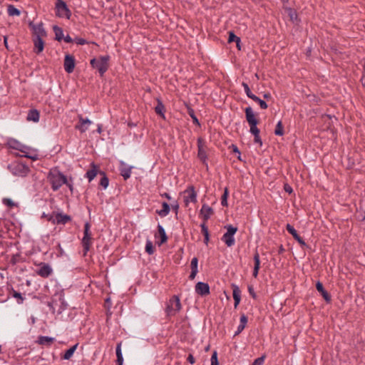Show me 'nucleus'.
Listing matches in <instances>:
<instances>
[{
  "label": "nucleus",
  "instance_id": "obj_2",
  "mask_svg": "<svg viewBox=\"0 0 365 365\" xmlns=\"http://www.w3.org/2000/svg\"><path fill=\"white\" fill-rule=\"evenodd\" d=\"M5 145H6V147H7L9 148L16 150H19V151L24 153V155H21V157H24V158L31 159L34 161L37 160L38 159V157L37 155H31L28 153L29 147H28L26 145L22 144L21 142H19L18 140H16L15 138H8ZM16 155L20 156V155H19V154H16Z\"/></svg>",
  "mask_w": 365,
  "mask_h": 365
},
{
  "label": "nucleus",
  "instance_id": "obj_3",
  "mask_svg": "<svg viewBox=\"0 0 365 365\" xmlns=\"http://www.w3.org/2000/svg\"><path fill=\"white\" fill-rule=\"evenodd\" d=\"M181 309L182 304L180 297L178 295L172 296L165 304V312L167 319L175 316Z\"/></svg>",
  "mask_w": 365,
  "mask_h": 365
},
{
  "label": "nucleus",
  "instance_id": "obj_41",
  "mask_svg": "<svg viewBox=\"0 0 365 365\" xmlns=\"http://www.w3.org/2000/svg\"><path fill=\"white\" fill-rule=\"evenodd\" d=\"M229 196V190L227 187H225L224 190V192L222 195L221 196V205L223 207H227V198Z\"/></svg>",
  "mask_w": 365,
  "mask_h": 365
},
{
  "label": "nucleus",
  "instance_id": "obj_48",
  "mask_svg": "<svg viewBox=\"0 0 365 365\" xmlns=\"http://www.w3.org/2000/svg\"><path fill=\"white\" fill-rule=\"evenodd\" d=\"M253 259L255 262L254 267H257V268H260V258L257 250H256L254 254Z\"/></svg>",
  "mask_w": 365,
  "mask_h": 365
},
{
  "label": "nucleus",
  "instance_id": "obj_64",
  "mask_svg": "<svg viewBox=\"0 0 365 365\" xmlns=\"http://www.w3.org/2000/svg\"><path fill=\"white\" fill-rule=\"evenodd\" d=\"M57 305V302L56 301H52L51 302H48V306L50 307L51 309L53 310V312H54L55 310V306Z\"/></svg>",
  "mask_w": 365,
  "mask_h": 365
},
{
  "label": "nucleus",
  "instance_id": "obj_17",
  "mask_svg": "<svg viewBox=\"0 0 365 365\" xmlns=\"http://www.w3.org/2000/svg\"><path fill=\"white\" fill-rule=\"evenodd\" d=\"M195 292L202 297L207 296L210 294V286L207 283L199 282L196 284L195 287Z\"/></svg>",
  "mask_w": 365,
  "mask_h": 365
},
{
  "label": "nucleus",
  "instance_id": "obj_49",
  "mask_svg": "<svg viewBox=\"0 0 365 365\" xmlns=\"http://www.w3.org/2000/svg\"><path fill=\"white\" fill-rule=\"evenodd\" d=\"M211 365H219L218 359H217V353L215 351L211 356Z\"/></svg>",
  "mask_w": 365,
  "mask_h": 365
},
{
  "label": "nucleus",
  "instance_id": "obj_13",
  "mask_svg": "<svg viewBox=\"0 0 365 365\" xmlns=\"http://www.w3.org/2000/svg\"><path fill=\"white\" fill-rule=\"evenodd\" d=\"M38 266V268L36 271V273L38 276L43 278H47L53 274V269L49 264L41 262Z\"/></svg>",
  "mask_w": 365,
  "mask_h": 365
},
{
  "label": "nucleus",
  "instance_id": "obj_19",
  "mask_svg": "<svg viewBox=\"0 0 365 365\" xmlns=\"http://www.w3.org/2000/svg\"><path fill=\"white\" fill-rule=\"evenodd\" d=\"M213 213V209L207 204H203L200 211L204 222H206Z\"/></svg>",
  "mask_w": 365,
  "mask_h": 365
},
{
  "label": "nucleus",
  "instance_id": "obj_53",
  "mask_svg": "<svg viewBox=\"0 0 365 365\" xmlns=\"http://www.w3.org/2000/svg\"><path fill=\"white\" fill-rule=\"evenodd\" d=\"M3 203L9 207H12L15 205V203L13 202V200L9 198H4Z\"/></svg>",
  "mask_w": 365,
  "mask_h": 365
},
{
  "label": "nucleus",
  "instance_id": "obj_15",
  "mask_svg": "<svg viewBox=\"0 0 365 365\" xmlns=\"http://www.w3.org/2000/svg\"><path fill=\"white\" fill-rule=\"evenodd\" d=\"M133 168V166L128 165L126 164L124 161L120 160L119 162V171L120 175L125 180H127L128 178H130L131 175V171Z\"/></svg>",
  "mask_w": 365,
  "mask_h": 365
},
{
  "label": "nucleus",
  "instance_id": "obj_7",
  "mask_svg": "<svg viewBox=\"0 0 365 365\" xmlns=\"http://www.w3.org/2000/svg\"><path fill=\"white\" fill-rule=\"evenodd\" d=\"M224 228L227 230V232L222 235L221 240L227 247H232L235 243L234 236L238 228L230 224L225 225Z\"/></svg>",
  "mask_w": 365,
  "mask_h": 365
},
{
  "label": "nucleus",
  "instance_id": "obj_32",
  "mask_svg": "<svg viewBox=\"0 0 365 365\" xmlns=\"http://www.w3.org/2000/svg\"><path fill=\"white\" fill-rule=\"evenodd\" d=\"M53 30L55 34V40L58 41H61V40H63V38L64 36L63 29L57 25H55L53 26Z\"/></svg>",
  "mask_w": 365,
  "mask_h": 365
},
{
  "label": "nucleus",
  "instance_id": "obj_56",
  "mask_svg": "<svg viewBox=\"0 0 365 365\" xmlns=\"http://www.w3.org/2000/svg\"><path fill=\"white\" fill-rule=\"evenodd\" d=\"M56 249L58 251V257H63V255H65V252H64L63 249L62 248L60 242H57Z\"/></svg>",
  "mask_w": 365,
  "mask_h": 365
},
{
  "label": "nucleus",
  "instance_id": "obj_62",
  "mask_svg": "<svg viewBox=\"0 0 365 365\" xmlns=\"http://www.w3.org/2000/svg\"><path fill=\"white\" fill-rule=\"evenodd\" d=\"M187 361L191 364H195V359L192 354H190L187 358Z\"/></svg>",
  "mask_w": 365,
  "mask_h": 365
},
{
  "label": "nucleus",
  "instance_id": "obj_29",
  "mask_svg": "<svg viewBox=\"0 0 365 365\" xmlns=\"http://www.w3.org/2000/svg\"><path fill=\"white\" fill-rule=\"evenodd\" d=\"M158 231L159 236L160 237V242H158V244L160 246V245L165 243L168 241V236L166 235L165 229L160 224L158 225Z\"/></svg>",
  "mask_w": 365,
  "mask_h": 365
},
{
  "label": "nucleus",
  "instance_id": "obj_37",
  "mask_svg": "<svg viewBox=\"0 0 365 365\" xmlns=\"http://www.w3.org/2000/svg\"><path fill=\"white\" fill-rule=\"evenodd\" d=\"M99 174L101 175V179L100 180V185L102 186L103 189H106L109 185V179L107 177L106 174L103 171H100Z\"/></svg>",
  "mask_w": 365,
  "mask_h": 365
},
{
  "label": "nucleus",
  "instance_id": "obj_18",
  "mask_svg": "<svg viewBox=\"0 0 365 365\" xmlns=\"http://www.w3.org/2000/svg\"><path fill=\"white\" fill-rule=\"evenodd\" d=\"M185 193H187V196L185 197V203L186 205L190 202H197V193L195 190L194 186H189L185 190Z\"/></svg>",
  "mask_w": 365,
  "mask_h": 365
},
{
  "label": "nucleus",
  "instance_id": "obj_33",
  "mask_svg": "<svg viewBox=\"0 0 365 365\" xmlns=\"http://www.w3.org/2000/svg\"><path fill=\"white\" fill-rule=\"evenodd\" d=\"M200 227H201V232L204 235V243L205 245H207L208 242L210 240V235H209L208 227H207L205 222H204L200 225Z\"/></svg>",
  "mask_w": 365,
  "mask_h": 365
},
{
  "label": "nucleus",
  "instance_id": "obj_35",
  "mask_svg": "<svg viewBox=\"0 0 365 365\" xmlns=\"http://www.w3.org/2000/svg\"><path fill=\"white\" fill-rule=\"evenodd\" d=\"M78 345V344H76L73 346H72L71 347H70L68 349H67L65 351L63 356H62V359H63L65 360L70 359L72 357V356L73 355L75 351L76 350Z\"/></svg>",
  "mask_w": 365,
  "mask_h": 365
},
{
  "label": "nucleus",
  "instance_id": "obj_63",
  "mask_svg": "<svg viewBox=\"0 0 365 365\" xmlns=\"http://www.w3.org/2000/svg\"><path fill=\"white\" fill-rule=\"evenodd\" d=\"M63 39L66 43H73L74 42V39H73L68 34L66 36H63Z\"/></svg>",
  "mask_w": 365,
  "mask_h": 365
},
{
  "label": "nucleus",
  "instance_id": "obj_4",
  "mask_svg": "<svg viewBox=\"0 0 365 365\" xmlns=\"http://www.w3.org/2000/svg\"><path fill=\"white\" fill-rule=\"evenodd\" d=\"M110 56H101L98 58H93L91 60V66L98 70L101 76L108 71L109 68Z\"/></svg>",
  "mask_w": 365,
  "mask_h": 365
},
{
  "label": "nucleus",
  "instance_id": "obj_25",
  "mask_svg": "<svg viewBox=\"0 0 365 365\" xmlns=\"http://www.w3.org/2000/svg\"><path fill=\"white\" fill-rule=\"evenodd\" d=\"M197 264L198 259L196 257H195L192 259L190 263L191 272L189 276V279L190 280H193L198 272Z\"/></svg>",
  "mask_w": 365,
  "mask_h": 365
},
{
  "label": "nucleus",
  "instance_id": "obj_31",
  "mask_svg": "<svg viewBox=\"0 0 365 365\" xmlns=\"http://www.w3.org/2000/svg\"><path fill=\"white\" fill-rule=\"evenodd\" d=\"M187 107V114L190 116V118H192V123L200 127L201 125H200V123L198 120V118H197L195 113V110L188 105L186 106Z\"/></svg>",
  "mask_w": 365,
  "mask_h": 365
},
{
  "label": "nucleus",
  "instance_id": "obj_10",
  "mask_svg": "<svg viewBox=\"0 0 365 365\" xmlns=\"http://www.w3.org/2000/svg\"><path fill=\"white\" fill-rule=\"evenodd\" d=\"M29 27L32 31V38L41 37L43 38L46 36V31L43 27V22H40L38 24H35L32 21L29 22Z\"/></svg>",
  "mask_w": 365,
  "mask_h": 365
},
{
  "label": "nucleus",
  "instance_id": "obj_34",
  "mask_svg": "<svg viewBox=\"0 0 365 365\" xmlns=\"http://www.w3.org/2000/svg\"><path fill=\"white\" fill-rule=\"evenodd\" d=\"M228 42H235L238 50L241 49L240 43L241 39L239 36H236L232 31L229 32Z\"/></svg>",
  "mask_w": 365,
  "mask_h": 365
},
{
  "label": "nucleus",
  "instance_id": "obj_39",
  "mask_svg": "<svg viewBox=\"0 0 365 365\" xmlns=\"http://www.w3.org/2000/svg\"><path fill=\"white\" fill-rule=\"evenodd\" d=\"M145 250V252L150 255H153L155 252V247L150 240H147Z\"/></svg>",
  "mask_w": 365,
  "mask_h": 365
},
{
  "label": "nucleus",
  "instance_id": "obj_54",
  "mask_svg": "<svg viewBox=\"0 0 365 365\" xmlns=\"http://www.w3.org/2000/svg\"><path fill=\"white\" fill-rule=\"evenodd\" d=\"M21 255L17 254L12 256L11 259V263L13 264H16L20 262Z\"/></svg>",
  "mask_w": 365,
  "mask_h": 365
},
{
  "label": "nucleus",
  "instance_id": "obj_22",
  "mask_svg": "<svg viewBox=\"0 0 365 365\" xmlns=\"http://www.w3.org/2000/svg\"><path fill=\"white\" fill-rule=\"evenodd\" d=\"M316 289L322 294L326 302L329 303L331 301V295L325 290L321 282L318 281L316 283Z\"/></svg>",
  "mask_w": 365,
  "mask_h": 365
},
{
  "label": "nucleus",
  "instance_id": "obj_5",
  "mask_svg": "<svg viewBox=\"0 0 365 365\" xmlns=\"http://www.w3.org/2000/svg\"><path fill=\"white\" fill-rule=\"evenodd\" d=\"M91 223L86 222L83 228V237L81 240V245L83 247V256H86L93 244L92 233L91 231Z\"/></svg>",
  "mask_w": 365,
  "mask_h": 365
},
{
  "label": "nucleus",
  "instance_id": "obj_28",
  "mask_svg": "<svg viewBox=\"0 0 365 365\" xmlns=\"http://www.w3.org/2000/svg\"><path fill=\"white\" fill-rule=\"evenodd\" d=\"M122 341H120L117 344L115 348V354H116V364L117 365H123V356L121 350Z\"/></svg>",
  "mask_w": 365,
  "mask_h": 365
},
{
  "label": "nucleus",
  "instance_id": "obj_45",
  "mask_svg": "<svg viewBox=\"0 0 365 365\" xmlns=\"http://www.w3.org/2000/svg\"><path fill=\"white\" fill-rule=\"evenodd\" d=\"M242 86L244 88V90H245V92L246 93V95L247 96L248 98H250V99H252L253 98V96H255V95L253 94L252 92H251V90L248 86V84L245 82H242Z\"/></svg>",
  "mask_w": 365,
  "mask_h": 365
},
{
  "label": "nucleus",
  "instance_id": "obj_1",
  "mask_svg": "<svg viewBox=\"0 0 365 365\" xmlns=\"http://www.w3.org/2000/svg\"><path fill=\"white\" fill-rule=\"evenodd\" d=\"M47 178L53 191L58 190L64 183H67V177L56 168L50 170Z\"/></svg>",
  "mask_w": 365,
  "mask_h": 365
},
{
  "label": "nucleus",
  "instance_id": "obj_6",
  "mask_svg": "<svg viewBox=\"0 0 365 365\" xmlns=\"http://www.w3.org/2000/svg\"><path fill=\"white\" fill-rule=\"evenodd\" d=\"M7 169L14 175L17 177H26L30 172V168L28 165L20 162H14L9 164Z\"/></svg>",
  "mask_w": 365,
  "mask_h": 365
},
{
  "label": "nucleus",
  "instance_id": "obj_51",
  "mask_svg": "<svg viewBox=\"0 0 365 365\" xmlns=\"http://www.w3.org/2000/svg\"><path fill=\"white\" fill-rule=\"evenodd\" d=\"M230 148H232V150L233 153L238 154L237 159L240 160H242L241 153H240V150L238 149L237 146L234 144H232L230 146Z\"/></svg>",
  "mask_w": 365,
  "mask_h": 365
},
{
  "label": "nucleus",
  "instance_id": "obj_26",
  "mask_svg": "<svg viewBox=\"0 0 365 365\" xmlns=\"http://www.w3.org/2000/svg\"><path fill=\"white\" fill-rule=\"evenodd\" d=\"M157 105L155 107V112L162 117L163 119L165 118V108L163 103V101L160 98H157Z\"/></svg>",
  "mask_w": 365,
  "mask_h": 365
},
{
  "label": "nucleus",
  "instance_id": "obj_60",
  "mask_svg": "<svg viewBox=\"0 0 365 365\" xmlns=\"http://www.w3.org/2000/svg\"><path fill=\"white\" fill-rule=\"evenodd\" d=\"M245 328V327H244L243 325L239 324V326L237 327V329L234 334V337L239 335L244 330Z\"/></svg>",
  "mask_w": 365,
  "mask_h": 365
},
{
  "label": "nucleus",
  "instance_id": "obj_40",
  "mask_svg": "<svg viewBox=\"0 0 365 365\" xmlns=\"http://www.w3.org/2000/svg\"><path fill=\"white\" fill-rule=\"evenodd\" d=\"M8 14L9 16H19L21 14V11L19 9L16 8L13 5H9L7 9Z\"/></svg>",
  "mask_w": 365,
  "mask_h": 365
},
{
  "label": "nucleus",
  "instance_id": "obj_12",
  "mask_svg": "<svg viewBox=\"0 0 365 365\" xmlns=\"http://www.w3.org/2000/svg\"><path fill=\"white\" fill-rule=\"evenodd\" d=\"M245 118L247 121L250 129L257 128V124L259 123V120L257 118L256 115L255 114L252 108L249 106L245 109Z\"/></svg>",
  "mask_w": 365,
  "mask_h": 365
},
{
  "label": "nucleus",
  "instance_id": "obj_42",
  "mask_svg": "<svg viewBox=\"0 0 365 365\" xmlns=\"http://www.w3.org/2000/svg\"><path fill=\"white\" fill-rule=\"evenodd\" d=\"M252 100L257 103L262 109H267L268 107L267 103L257 96H253Z\"/></svg>",
  "mask_w": 365,
  "mask_h": 365
},
{
  "label": "nucleus",
  "instance_id": "obj_23",
  "mask_svg": "<svg viewBox=\"0 0 365 365\" xmlns=\"http://www.w3.org/2000/svg\"><path fill=\"white\" fill-rule=\"evenodd\" d=\"M91 169L88 170L86 173V178H88V181L91 182L93 180L95 177L97 175L98 173L101 170H99V168L97 165H96L94 163H91Z\"/></svg>",
  "mask_w": 365,
  "mask_h": 365
},
{
  "label": "nucleus",
  "instance_id": "obj_43",
  "mask_svg": "<svg viewBox=\"0 0 365 365\" xmlns=\"http://www.w3.org/2000/svg\"><path fill=\"white\" fill-rule=\"evenodd\" d=\"M274 134L276 135L282 136L284 135V129L283 125L282 123V121H279L276 125L275 130H274Z\"/></svg>",
  "mask_w": 365,
  "mask_h": 365
},
{
  "label": "nucleus",
  "instance_id": "obj_58",
  "mask_svg": "<svg viewBox=\"0 0 365 365\" xmlns=\"http://www.w3.org/2000/svg\"><path fill=\"white\" fill-rule=\"evenodd\" d=\"M284 190L286 192L291 194L293 192L292 187L287 183L284 185Z\"/></svg>",
  "mask_w": 365,
  "mask_h": 365
},
{
  "label": "nucleus",
  "instance_id": "obj_50",
  "mask_svg": "<svg viewBox=\"0 0 365 365\" xmlns=\"http://www.w3.org/2000/svg\"><path fill=\"white\" fill-rule=\"evenodd\" d=\"M74 42L76 43H77L78 45H85V44L88 43V42L85 38H80V37L75 38Z\"/></svg>",
  "mask_w": 365,
  "mask_h": 365
},
{
  "label": "nucleus",
  "instance_id": "obj_36",
  "mask_svg": "<svg viewBox=\"0 0 365 365\" xmlns=\"http://www.w3.org/2000/svg\"><path fill=\"white\" fill-rule=\"evenodd\" d=\"M250 133L254 135V142L255 143H259L261 146L262 145V141L259 136L260 130L258 128L250 129Z\"/></svg>",
  "mask_w": 365,
  "mask_h": 365
},
{
  "label": "nucleus",
  "instance_id": "obj_21",
  "mask_svg": "<svg viewBox=\"0 0 365 365\" xmlns=\"http://www.w3.org/2000/svg\"><path fill=\"white\" fill-rule=\"evenodd\" d=\"M80 125H76V129L80 130L81 133H84L88 130V126L86 125H90L92 122L88 118H83L81 115H78Z\"/></svg>",
  "mask_w": 365,
  "mask_h": 365
},
{
  "label": "nucleus",
  "instance_id": "obj_11",
  "mask_svg": "<svg viewBox=\"0 0 365 365\" xmlns=\"http://www.w3.org/2000/svg\"><path fill=\"white\" fill-rule=\"evenodd\" d=\"M71 217L63 212L55 213V217H50L49 222L53 225H66L71 221Z\"/></svg>",
  "mask_w": 365,
  "mask_h": 365
},
{
  "label": "nucleus",
  "instance_id": "obj_55",
  "mask_svg": "<svg viewBox=\"0 0 365 365\" xmlns=\"http://www.w3.org/2000/svg\"><path fill=\"white\" fill-rule=\"evenodd\" d=\"M247 317L245 314H242L240 317V324L243 325L244 327H246L247 323Z\"/></svg>",
  "mask_w": 365,
  "mask_h": 365
},
{
  "label": "nucleus",
  "instance_id": "obj_8",
  "mask_svg": "<svg viewBox=\"0 0 365 365\" xmlns=\"http://www.w3.org/2000/svg\"><path fill=\"white\" fill-rule=\"evenodd\" d=\"M56 16L59 18L70 19L72 15L71 11L68 9L66 3L63 0H56L55 4Z\"/></svg>",
  "mask_w": 365,
  "mask_h": 365
},
{
  "label": "nucleus",
  "instance_id": "obj_30",
  "mask_svg": "<svg viewBox=\"0 0 365 365\" xmlns=\"http://www.w3.org/2000/svg\"><path fill=\"white\" fill-rule=\"evenodd\" d=\"M162 210H157L156 212L160 216V217H165L167 216L170 211V205L166 202H163L162 203Z\"/></svg>",
  "mask_w": 365,
  "mask_h": 365
},
{
  "label": "nucleus",
  "instance_id": "obj_16",
  "mask_svg": "<svg viewBox=\"0 0 365 365\" xmlns=\"http://www.w3.org/2000/svg\"><path fill=\"white\" fill-rule=\"evenodd\" d=\"M286 230L287 232L292 235L294 239L298 242V243L301 245L302 248L304 247H308V245L304 242V240L301 237L299 234L297 233V230L294 229V227L291 225L290 224H287L286 225Z\"/></svg>",
  "mask_w": 365,
  "mask_h": 365
},
{
  "label": "nucleus",
  "instance_id": "obj_44",
  "mask_svg": "<svg viewBox=\"0 0 365 365\" xmlns=\"http://www.w3.org/2000/svg\"><path fill=\"white\" fill-rule=\"evenodd\" d=\"M11 294L13 297L17 299V302L19 304H22L24 302V298L22 297L20 292H16L14 289L11 290Z\"/></svg>",
  "mask_w": 365,
  "mask_h": 365
},
{
  "label": "nucleus",
  "instance_id": "obj_38",
  "mask_svg": "<svg viewBox=\"0 0 365 365\" xmlns=\"http://www.w3.org/2000/svg\"><path fill=\"white\" fill-rule=\"evenodd\" d=\"M290 20L292 21V22H295L298 20V15H297V11L292 9V8H290V7H287L285 9Z\"/></svg>",
  "mask_w": 365,
  "mask_h": 365
},
{
  "label": "nucleus",
  "instance_id": "obj_47",
  "mask_svg": "<svg viewBox=\"0 0 365 365\" xmlns=\"http://www.w3.org/2000/svg\"><path fill=\"white\" fill-rule=\"evenodd\" d=\"M232 296L233 299L241 297V291L238 286L232 284Z\"/></svg>",
  "mask_w": 365,
  "mask_h": 365
},
{
  "label": "nucleus",
  "instance_id": "obj_24",
  "mask_svg": "<svg viewBox=\"0 0 365 365\" xmlns=\"http://www.w3.org/2000/svg\"><path fill=\"white\" fill-rule=\"evenodd\" d=\"M55 341V338L48 336H39L36 341L40 345L46 346L47 347H50L52 344Z\"/></svg>",
  "mask_w": 365,
  "mask_h": 365
},
{
  "label": "nucleus",
  "instance_id": "obj_9",
  "mask_svg": "<svg viewBox=\"0 0 365 365\" xmlns=\"http://www.w3.org/2000/svg\"><path fill=\"white\" fill-rule=\"evenodd\" d=\"M197 158L199 160L205 165L207 168L208 167L207 160V155L206 152L207 145L205 140L200 137L197 140Z\"/></svg>",
  "mask_w": 365,
  "mask_h": 365
},
{
  "label": "nucleus",
  "instance_id": "obj_27",
  "mask_svg": "<svg viewBox=\"0 0 365 365\" xmlns=\"http://www.w3.org/2000/svg\"><path fill=\"white\" fill-rule=\"evenodd\" d=\"M40 117V113L36 109H31L29 110L27 114L26 120L28 121H33L35 123L38 122Z\"/></svg>",
  "mask_w": 365,
  "mask_h": 365
},
{
  "label": "nucleus",
  "instance_id": "obj_57",
  "mask_svg": "<svg viewBox=\"0 0 365 365\" xmlns=\"http://www.w3.org/2000/svg\"><path fill=\"white\" fill-rule=\"evenodd\" d=\"M248 292L254 299L257 298V294L255 292L254 287L252 285L248 286Z\"/></svg>",
  "mask_w": 365,
  "mask_h": 365
},
{
  "label": "nucleus",
  "instance_id": "obj_14",
  "mask_svg": "<svg viewBox=\"0 0 365 365\" xmlns=\"http://www.w3.org/2000/svg\"><path fill=\"white\" fill-rule=\"evenodd\" d=\"M76 66L75 57L71 54H66L64 57L63 67L68 73L73 72Z\"/></svg>",
  "mask_w": 365,
  "mask_h": 365
},
{
  "label": "nucleus",
  "instance_id": "obj_61",
  "mask_svg": "<svg viewBox=\"0 0 365 365\" xmlns=\"http://www.w3.org/2000/svg\"><path fill=\"white\" fill-rule=\"evenodd\" d=\"M55 213L54 212H53L51 214H46L45 212H43L41 215V217L43 218H46L47 220L49 222V217H55Z\"/></svg>",
  "mask_w": 365,
  "mask_h": 365
},
{
  "label": "nucleus",
  "instance_id": "obj_59",
  "mask_svg": "<svg viewBox=\"0 0 365 365\" xmlns=\"http://www.w3.org/2000/svg\"><path fill=\"white\" fill-rule=\"evenodd\" d=\"M171 207L173 211L177 214L179 209V204L178 201H175L173 204H171Z\"/></svg>",
  "mask_w": 365,
  "mask_h": 365
},
{
  "label": "nucleus",
  "instance_id": "obj_20",
  "mask_svg": "<svg viewBox=\"0 0 365 365\" xmlns=\"http://www.w3.org/2000/svg\"><path fill=\"white\" fill-rule=\"evenodd\" d=\"M32 41L34 43V52L36 54L41 53L43 51L45 45L43 38L34 37L32 38Z\"/></svg>",
  "mask_w": 365,
  "mask_h": 365
},
{
  "label": "nucleus",
  "instance_id": "obj_46",
  "mask_svg": "<svg viewBox=\"0 0 365 365\" xmlns=\"http://www.w3.org/2000/svg\"><path fill=\"white\" fill-rule=\"evenodd\" d=\"M59 301L61 302V305L59 306V309L58 310V314H61L65 309H66L67 308V304L66 302L64 301L63 298V297H60L59 298Z\"/></svg>",
  "mask_w": 365,
  "mask_h": 365
},
{
  "label": "nucleus",
  "instance_id": "obj_52",
  "mask_svg": "<svg viewBox=\"0 0 365 365\" xmlns=\"http://www.w3.org/2000/svg\"><path fill=\"white\" fill-rule=\"evenodd\" d=\"M265 356L257 358L252 365H262L264 361Z\"/></svg>",
  "mask_w": 365,
  "mask_h": 365
}]
</instances>
